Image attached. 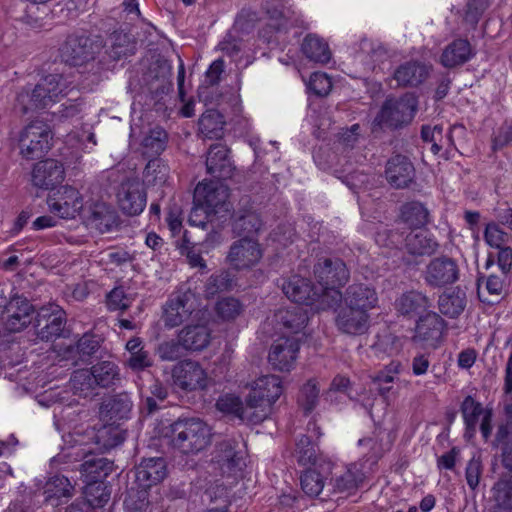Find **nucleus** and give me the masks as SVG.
<instances>
[{
	"instance_id": "obj_1",
	"label": "nucleus",
	"mask_w": 512,
	"mask_h": 512,
	"mask_svg": "<svg viewBox=\"0 0 512 512\" xmlns=\"http://www.w3.org/2000/svg\"><path fill=\"white\" fill-rule=\"evenodd\" d=\"M71 84L63 75H47L33 89L18 93L15 108L23 114L48 108L68 93Z\"/></svg>"
},
{
	"instance_id": "obj_2",
	"label": "nucleus",
	"mask_w": 512,
	"mask_h": 512,
	"mask_svg": "<svg viewBox=\"0 0 512 512\" xmlns=\"http://www.w3.org/2000/svg\"><path fill=\"white\" fill-rule=\"evenodd\" d=\"M314 273L318 281L322 298L318 308H332L342 299L340 287L349 279V271L346 264L340 259L325 258L319 261Z\"/></svg>"
},
{
	"instance_id": "obj_3",
	"label": "nucleus",
	"mask_w": 512,
	"mask_h": 512,
	"mask_svg": "<svg viewBox=\"0 0 512 512\" xmlns=\"http://www.w3.org/2000/svg\"><path fill=\"white\" fill-rule=\"evenodd\" d=\"M171 432L172 446L184 454H197L212 442V428L199 418L180 419Z\"/></svg>"
},
{
	"instance_id": "obj_4",
	"label": "nucleus",
	"mask_w": 512,
	"mask_h": 512,
	"mask_svg": "<svg viewBox=\"0 0 512 512\" xmlns=\"http://www.w3.org/2000/svg\"><path fill=\"white\" fill-rule=\"evenodd\" d=\"M245 387L249 389L247 403L255 411L254 419L260 423L272 413L276 401L283 393V384L279 376L265 374L249 381Z\"/></svg>"
},
{
	"instance_id": "obj_5",
	"label": "nucleus",
	"mask_w": 512,
	"mask_h": 512,
	"mask_svg": "<svg viewBox=\"0 0 512 512\" xmlns=\"http://www.w3.org/2000/svg\"><path fill=\"white\" fill-rule=\"evenodd\" d=\"M201 313L199 297L191 289L181 286L167 300L162 318L166 327L174 328L188 320L199 319Z\"/></svg>"
},
{
	"instance_id": "obj_6",
	"label": "nucleus",
	"mask_w": 512,
	"mask_h": 512,
	"mask_svg": "<svg viewBox=\"0 0 512 512\" xmlns=\"http://www.w3.org/2000/svg\"><path fill=\"white\" fill-rule=\"evenodd\" d=\"M166 464L162 458H150L143 460L135 471V481L140 488L137 492V500L133 494H129L124 504L128 512L142 511L147 505L146 490L159 483L166 477Z\"/></svg>"
},
{
	"instance_id": "obj_7",
	"label": "nucleus",
	"mask_w": 512,
	"mask_h": 512,
	"mask_svg": "<svg viewBox=\"0 0 512 512\" xmlns=\"http://www.w3.org/2000/svg\"><path fill=\"white\" fill-rule=\"evenodd\" d=\"M417 108L418 100L414 94L407 93L400 98H389L382 105L376 121L380 125L398 128L412 121Z\"/></svg>"
},
{
	"instance_id": "obj_8",
	"label": "nucleus",
	"mask_w": 512,
	"mask_h": 512,
	"mask_svg": "<svg viewBox=\"0 0 512 512\" xmlns=\"http://www.w3.org/2000/svg\"><path fill=\"white\" fill-rule=\"evenodd\" d=\"M52 138L48 124L42 121L31 122L20 133V154L28 160L41 158L51 148Z\"/></svg>"
},
{
	"instance_id": "obj_9",
	"label": "nucleus",
	"mask_w": 512,
	"mask_h": 512,
	"mask_svg": "<svg viewBox=\"0 0 512 512\" xmlns=\"http://www.w3.org/2000/svg\"><path fill=\"white\" fill-rule=\"evenodd\" d=\"M173 385L186 393L206 390L210 377L206 369L197 361L186 359L172 368Z\"/></svg>"
},
{
	"instance_id": "obj_10",
	"label": "nucleus",
	"mask_w": 512,
	"mask_h": 512,
	"mask_svg": "<svg viewBox=\"0 0 512 512\" xmlns=\"http://www.w3.org/2000/svg\"><path fill=\"white\" fill-rule=\"evenodd\" d=\"M51 213L62 219H74L83 212V197L78 189L64 185L53 191L47 198Z\"/></svg>"
},
{
	"instance_id": "obj_11",
	"label": "nucleus",
	"mask_w": 512,
	"mask_h": 512,
	"mask_svg": "<svg viewBox=\"0 0 512 512\" xmlns=\"http://www.w3.org/2000/svg\"><path fill=\"white\" fill-rule=\"evenodd\" d=\"M299 349L298 338L279 337L270 347L268 362L277 371L289 372L295 367Z\"/></svg>"
},
{
	"instance_id": "obj_12",
	"label": "nucleus",
	"mask_w": 512,
	"mask_h": 512,
	"mask_svg": "<svg viewBox=\"0 0 512 512\" xmlns=\"http://www.w3.org/2000/svg\"><path fill=\"white\" fill-rule=\"evenodd\" d=\"M262 256L261 246L255 238L241 237L231 245L227 260L233 268L243 270L258 264Z\"/></svg>"
},
{
	"instance_id": "obj_13",
	"label": "nucleus",
	"mask_w": 512,
	"mask_h": 512,
	"mask_svg": "<svg viewBox=\"0 0 512 512\" xmlns=\"http://www.w3.org/2000/svg\"><path fill=\"white\" fill-rule=\"evenodd\" d=\"M462 415L466 425V435L473 437L479 425L483 438L487 440L492 431V413L476 402L471 396H467L461 406Z\"/></svg>"
},
{
	"instance_id": "obj_14",
	"label": "nucleus",
	"mask_w": 512,
	"mask_h": 512,
	"mask_svg": "<svg viewBox=\"0 0 512 512\" xmlns=\"http://www.w3.org/2000/svg\"><path fill=\"white\" fill-rule=\"evenodd\" d=\"M101 48V42L89 37L70 36L61 48V56L65 62L77 66L94 59Z\"/></svg>"
},
{
	"instance_id": "obj_15",
	"label": "nucleus",
	"mask_w": 512,
	"mask_h": 512,
	"mask_svg": "<svg viewBox=\"0 0 512 512\" xmlns=\"http://www.w3.org/2000/svg\"><path fill=\"white\" fill-rule=\"evenodd\" d=\"M82 217L85 223L101 233L109 232L118 225L114 208L102 200H91L84 206Z\"/></svg>"
},
{
	"instance_id": "obj_16",
	"label": "nucleus",
	"mask_w": 512,
	"mask_h": 512,
	"mask_svg": "<svg viewBox=\"0 0 512 512\" xmlns=\"http://www.w3.org/2000/svg\"><path fill=\"white\" fill-rule=\"evenodd\" d=\"M282 290L287 298L295 303L311 306L316 311L326 309L317 307L321 302L322 293L320 289L312 287L308 279L292 276L282 284Z\"/></svg>"
},
{
	"instance_id": "obj_17",
	"label": "nucleus",
	"mask_w": 512,
	"mask_h": 512,
	"mask_svg": "<svg viewBox=\"0 0 512 512\" xmlns=\"http://www.w3.org/2000/svg\"><path fill=\"white\" fill-rule=\"evenodd\" d=\"M365 475L358 464L351 463L345 466H335L331 482L335 493L350 496L361 487Z\"/></svg>"
},
{
	"instance_id": "obj_18",
	"label": "nucleus",
	"mask_w": 512,
	"mask_h": 512,
	"mask_svg": "<svg viewBox=\"0 0 512 512\" xmlns=\"http://www.w3.org/2000/svg\"><path fill=\"white\" fill-rule=\"evenodd\" d=\"M119 208L127 215H138L146 206V194L137 180L123 182L117 193Z\"/></svg>"
},
{
	"instance_id": "obj_19",
	"label": "nucleus",
	"mask_w": 512,
	"mask_h": 512,
	"mask_svg": "<svg viewBox=\"0 0 512 512\" xmlns=\"http://www.w3.org/2000/svg\"><path fill=\"white\" fill-rule=\"evenodd\" d=\"M33 307L26 298L15 296L5 299L3 315L7 313L5 327L9 332H19L31 322Z\"/></svg>"
},
{
	"instance_id": "obj_20",
	"label": "nucleus",
	"mask_w": 512,
	"mask_h": 512,
	"mask_svg": "<svg viewBox=\"0 0 512 512\" xmlns=\"http://www.w3.org/2000/svg\"><path fill=\"white\" fill-rule=\"evenodd\" d=\"M342 298L344 304L349 306V308L366 313L376 308L379 300L375 288L364 283L350 285Z\"/></svg>"
},
{
	"instance_id": "obj_21",
	"label": "nucleus",
	"mask_w": 512,
	"mask_h": 512,
	"mask_svg": "<svg viewBox=\"0 0 512 512\" xmlns=\"http://www.w3.org/2000/svg\"><path fill=\"white\" fill-rule=\"evenodd\" d=\"M458 278L456 263L446 257L433 259L426 268L425 281L433 287L454 283Z\"/></svg>"
},
{
	"instance_id": "obj_22",
	"label": "nucleus",
	"mask_w": 512,
	"mask_h": 512,
	"mask_svg": "<svg viewBox=\"0 0 512 512\" xmlns=\"http://www.w3.org/2000/svg\"><path fill=\"white\" fill-rule=\"evenodd\" d=\"M370 315L369 313L349 308V306H342L336 315L335 323L337 328L349 335H362L369 328Z\"/></svg>"
},
{
	"instance_id": "obj_23",
	"label": "nucleus",
	"mask_w": 512,
	"mask_h": 512,
	"mask_svg": "<svg viewBox=\"0 0 512 512\" xmlns=\"http://www.w3.org/2000/svg\"><path fill=\"white\" fill-rule=\"evenodd\" d=\"M65 177L62 163L54 159L35 164L32 170V183L41 189H51L55 185L62 183Z\"/></svg>"
},
{
	"instance_id": "obj_24",
	"label": "nucleus",
	"mask_w": 512,
	"mask_h": 512,
	"mask_svg": "<svg viewBox=\"0 0 512 512\" xmlns=\"http://www.w3.org/2000/svg\"><path fill=\"white\" fill-rule=\"evenodd\" d=\"M228 198V189L220 182H201L194 191V202L203 205L213 213L217 208L224 205Z\"/></svg>"
},
{
	"instance_id": "obj_25",
	"label": "nucleus",
	"mask_w": 512,
	"mask_h": 512,
	"mask_svg": "<svg viewBox=\"0 0 512 512\" xmlns=\"http://www.w3.org/2000/svg\"><path fill=\"white\" fill-rule=\"evenodd\" d=\"M239 446L240 442L234 438L217 444L214 460L224 472L233 473L236 469H241L243 451Z\"/></svg>"
},
{
	"instance_id": "obj_26",
	"label": "nucleus",
	"mask_w": 512,
	"mask_h": 512,
	"mask_svg": "<svg viewBox=\"0 0 512 512\" xmlns=\"http://www.w3.org/2000/svg\"><path fill=\"white\" fill-rule=\"evenodd\" d=\"M308 319L307 311L296 305L280 309L274 315V321L278 329L291 334L302 332L308 323Z\"/></svg>"
},
{
	"instance_id": "obj_27",
	"label": "nucleus",
	"mask_w": 512,
	"mask_h": 512,
	"mask_svg": "<svg viewBox=\"0 0 512 512\" xmlns=\"http://www.w3.org/2000/svg\"><path fill=\"white\" fill-rule=\"evenodd\" d=\"M444 321L436 313H427L422 316L415 328L414 340L429 346H435L444 331Z\"/></svg>"
},
{
	"instance_id": "obj_28",
	"label": "nucleus",
	"mask_w": 512,
	"mask_h": 512,
	"mask_svg": "<svg viewBox=\"0 0 512 512\" xmlns=\"http://www.w3.org/2000/svg\"><path fill=\"white\" fill-rule=\"evenodd\" d=\"M206 167L208 173L218 179L230 178L234 166L229 158L228 148L222 144L211 146L206 159Z\"/></svg>"
},
{
	"instance_id": "obj_29",
	"label": "nucleus",
	"mask_w": 512,
	"mask_h": 512,
	"mask_svg": "<svg viewBox=\"0 0 512 512\" xmlns=\"http://www.w3.org/2000/svg\"><path fill=\"white\" fill-rule=\"evenodd\" d=\"M216 408L223 413L232 414L242 422L248 424H258L259 420L254 419L255 411L247 403V396L245 402L239 396L234 394H225L218 398L216 401Z\"/></svg>"
},
{
	"instance_id": "obj_30",
	"label": "nucleus",
	"mask_w": 512,
	"mask_h": 512,
	"mask_svg": "<svg viewBox=\"0 0 512 512\" xmlns=\"http://www.w3.org/2000/svg\"><path fill=\"white\" fill-rule=\"evenodd\" d=\"M414 172L412 163L404 156L397 155L387 162L386 178L395 188L407 187L414 178Z\"/></svg>"
},
{
	"instance_id": "obj_31",
	"label": "nucleus",
	"mask_w": 512,
	"mask_h": 512,
	"mask_svg": "<svg viewBox=\"0 0 512 512\" xmlns=\"http://www.w3.org/2000/svg\"><path fill=\"white\" fill-rule=\"evenodd\" d=\"M42 323L40 334L43 338L59 336L64 328L65 312L55 304L43 307L38 314V324Z\"/></svg>"
},
{
	"instance_id": "obj_32",
	"label": "nucleus",
	"mask_w": 512,
	"mask_h": 512,
	"mask_svg": "<svg viewBox=\"0 0 512 512\" xmlns=\"http://www.w3.org/2000/svg\"><path fill=\"white\" fill-rule=\"evenodd\" d=\"M210 331L204 325L186 326L178 335L179 343L187 351H201L210 343Z\"/></svg>"
},
{
	"instance_id": "obj_33",
	"label": "nucleus",
	"mask_w": 512,
	"mask_h": 512,
	"mask_svg": "<svg viewBox=\"0 0 512 512\" xmlns=\"http://www.w3.org/2000/svg\"><path fill=\"white\" fill-rule=\"evenodd\" d=\"M429 75V67L423 63L410 61L402 64L394 73L398 84L403 86H417L424 82Z\"/></svg>"
},
{
	"instance_id": "obj_34",
	"label": "nucleus",
	"mask_w": 512,
	"mask_h": 512,
	"mask_svg": "<svg viewBox=\"0 0 512 512\" xmlns=\"http://www.w3.org/2000/svg\"><path fill=\"white\" fill-rule=\"evenodd\" d=\"M72 492L73 486L65 476H54L44 486L45 501L53 507L60 505L63 498L72 497Z\"/></svg>"
},
{
	"instance_id": "obj_35",
	"label": "nucleus",
	"mask_w": 512,
	"mask_h": 512,
	"mask_svg": "<svg viewBox=\"0 0 512 512\" xmlns=\"http://www.w3.org/2000/svg\"><path fill=\"white\" fill-rule=\"evenodd\" d=\"M472 56L470 43L467 40L458 39L451 43L443 51L441 63L443 66L452 68L467 62Z\"/></svg>"
},
{
	"instance_id": "obj_36",
	"label": "nucleus",
	"mask_w": 512,
	"mask_h": 512,
	"mask_svg": "<svg viewBox=\"0 0 512 512\" xmlns=\"http://www.w3.org/2000/svg\"><path fill=\"white\" fill-rule=\"evenodd\" d=\"M81 468L87 484H98L103 483L102 479L106 478L112 472L113 463L103 457H93L86 460L81 465Z\"/></svg>"
},
{
	"instance_id": "obj_37",
	"label": "nucleus",
	"mask_w": 512,
	"mask_h": 512,
	"mask_svg": "<svg viewBox=\"0 0 512 512\" xmlns=\"http://www.w3.org/2000/svg\"><path fill=\"white\" fill-rule=\"evenodd\" d=\"M302 51L307 58L316 63L326 64L331 59L328 44L315 34H309L305 37Z\"/></svg>"
},
{
	"instance_id": "obj_38",
	"label": "nucleus",
	"mask_w": 512,
	"mask_h": 512,
	"mask_svg": "<svg viewBox=\"0 0 512 512\" xmlns=\"http://www.w3.org/2000/svg\"><path fill=\"white\" fill-rule=\"evenodd\" d=\"M405 248L412 255L431 254L437 248V243L423 229L411 231L405 238Z\"/></svg>"
},
{
	"instance_id": "obj_39",
	"label": "nucleus",
	"mask_w": 512,
	"mask_h": 512,
	"mask_svg": "<svg viewBox=\"0 0 512 512\" xmlns=\"http://www.w3.org/2000/svg\"><path fill=\"white\" fill-rule=\"evenodd\" d=\"M268 14L269 25L276 30L288 29L290 27H308L304 17L300 13L290 9L286 11L274 9L273 11H268Z\"/></svg>"
},
{
	"instance_id": "obj_40",
	"label": "nucleus",
	"mask_w": 512,
	"mask_h": 512,
	"mask_svg": "<svg viewBox=\"0 0 512 512\" xmlns=\"http://www.w3.org/2000/svg\"><path fill=\"white\" fill-rule=\"evenodd\" d=\"M263 228L260 215L254 210H247L237 216L234 222V230L242 237L254 238Z\"/></svg>"
},
{
	"instance_id": "obj_41",
	"label": "nucleus",
	"mask_w": 512,
	"mask_h": 512,
	"mask_svg": "<svg viewBox=\"0 0 512 512\" xmlns=\"http://www.w3.org/2000/svg\"><path fill=\"white\" fill-rule=\"evenodd\" d=\"M396 306L402 314L419 313L429 307V300L421 292L410 291L397 300Z\"/></svg>"
},
{
	"instance_id": "obj_42",
	"label": "nucleus",
	"mask_w": 512,
	"mask_h": 512,
	"mask_svg": "<svg viewBox=\"0 0 512 512\" xmlns=\"http://www.w3.org/2000/svg\"><path fill=\"white\" fill-rule=\"evenodd\" d=\"M167 134L161 127H154L145 135L142 140V151L144 155L156 156L166 148Z\"/></svg>"
},
{
	"instance_id": "obj_43",
	"label": "nucleus",
	"mask_w": 512,
	"mask_h": 512,
	"mask_svg": "<svg viewBox=\"0 0 512 512\" xmlns=\"http://www.w3.org/2000/svg\"><path fill=\"white\" fill-rule=\"evenodd\" d=\"M492 499L500 512H512V481H497L492 487Z\"/></svg>"
},
{
	"instance_id": "obj_44",
	"label": "nucleus",
	"mask_w": 512,
	"mask_h": 512,
	"mask_svg": "<svg viewBox=\"0 0 512 512\" xmlns=\"http://www.w3.org/2000/svg\"><path fill=\"white\" fill-rule=\"evenodd\" d=\"M223 119L216 110H207L199 120V131L207 138H218L222 134Z\"/></svg>"
},
{
	"instance_id": "obj_45",
	"label": "nucleus",
	"mask_w": 512,
	"mask_h": 512,
	"mask_svg": "<svg viewBox=\"0 0 512 512\" xmlns=\"http://www.w3.org/2000/svg\"><path fill=\"white\" fill-rule=\"evenodd\" d=\"M439 310L442 314L454 318L462 313L465 307V297L462 293H444L438 300Z\"/></svg>"
},
{
	"instance_id": "obj_46",
	"label": "nucleus",
	"mask_w": 512,
	"mask_h": 512,
	"mask_svg": "<svg viewBox=\"0 0 512 512\" xmlns=\"http://www.w3.org/2000/svg\"><path fill=\"white\" fill-rule=\"evenodd\" d=\"M96 386L108 387L118 380L119 371L115 363L103 361L91 368Z\"/></svg>"
},
{
	"instance_id": "obj_47",
	"label": "nucleus",
	"mask_w": 512,
	"mask_h": 512,
	"mask_svg": "<svg viewBox=\"0 0 512 512\" xmlns=\"http://www.w3.org/2000/svg\"><path fill=\"white\" fill-rule=\"evenodd\" d=\"M169 167L161 158L151 159L144 170L143 177L147 184L156 185L166 182L169 176Z\"/></svg>"
},
{
	"instance_id": "obj_48",
	"label": "nucleus",
	"mask_w": 512,
	"mask_h": 512,
	"mask_svg": "<svg viewBox=\"0 0 512 512\" xmlns=\"http://www.w3.org/2000/svg\"><path fill=\"white\" fill-rule=\"evenodd\" d=\"M371 348L374 354L381 358L398 353L401 349V343L395 335L385 331L382 334L377 335V339Z\"/></svg>"
},
{
	"instance_id": "obj_49",
	"label": "nucleus",
	"mask_w": 512,
	"mask_h": 512,
	"mask_svg": "<svg viewBox=\"0 0 512 512\" xmlns=\"http://www.w3.org/2000/svg\"><path fill=\"white\" fill-rule=\"evenodd\" d=\"M401 218L407 225L419 228L427 222L428 212L421 203L411 202L402 207Z\"/></svg>"
},
{
	"instance_id": "obj_50",
	"label": "nucleus",
	"mask_w": 512,
	"mask_h": 512,
	"mask_svg": "<svg viewBox=\"0 0 512 512\" xmlns=\"http://www.w3.org/2000/svg\"><path fill=\"white\" fill-rule=\"evenodd\" d=\"M295 457L299 464L315 465L318 459L317 445L308 436H302L296 443Z\"/></svg>"
},
{
	"instance_id": "obj_51",
	"label": "nucleus",
	"mask_w": 512,
	"mask_h": 512,
	"mask_svg": "<svg viewBox=\"0 0 512 512\" xmlns=\"http://www.w3.org/2000/svg\"><path fill=\"white\" fill-rule=\"evenodd\" d=\"M70 384L75 394L85 397L88 396L90 391L96 386L93 373L88 369L75 371L70 379Z\"/></svg>"
},
{
	"instance_id": "obj_52",
	"label": "nucleus",
	"mask_w": 512,
	"mask_h": 512,
	"mask_svg": "<svg viewBox=\"0 0 512 512\" xmlns=\"http://www.w3.org/2000/svg\"><path fill=\"white\" fill-rule=\"evenodd\" d=\"M509 422L501 426L497 432V440L504 443L502 462L505 468L512 472V417L507 412Z\"/></svg>"
},
{
	"instance_id": "obj_53",
	"label": "nucleus",
	"mask_w": 512,
	"mask_h": 512,
	"mask_svg": "<svg viewBox=\"0 0 512 512\" xmlns=\"http://www.w3.org/2000/svg\"><path fill=\"white\" fill-rule=\"evenodd\" d=\"M107 51L114 59H119L133 51V45L129 37L121 32L113 33L109 38Z\"/></svg>"
},
{
	"instance_id": "obj_54",
	"label": "nucleus",
	"mask_w": 512,
	"mask_h": 512,
	"mask_svg": "<svg viewBox=\"0 0 512 512\" xmlns=\"http://www.w3.org/2000/svg\"><path fill=\"white\" fill-rule=\"evenodd\" d=\"M86 503L91 504L92 509L101 507L110 499V491L103 483L87 484L84 491Z\"/></svg>"
},
{
	"instance_id": "obj_55",
	"label": "nucleus",
	"mask_w": 512,
	"mask_h": 512,
	"mask_svg": "<svg viewBox=\"0 0 512 512\" xmlns=\"http://www.w3.org/2000/svg\"><path fill=\"white\" fill-rule=\"evenodd\" d=\"M300 484L305 494L315 497L323 490L324 480L317 471L309 469L301 475Z\"/></svg>"
},
{
	"instance_id": "obj_56",
	"label": "nucleus",
	"mask_w": 512,
	"mask_h": 512,
	"mask_svg": "<svg viewBox=\"0 0 512 512\" xmlns=\"http://www.w3.org/2000/svg\"><path fill=\"white\" fill-rule=\"evenodd\" d=\"M484 239L487 245L498 249L506 246L509 243L510 235L503 231L499 225L491 222L486 225Z\"/></svg>"
},
{
	"instance_id": "obj_57",
	"label": "nucleus",
	"mask_w": 512,
	"mask_h": 512,
	"mask_svg": "<svg viewBox=\"0 0 512 512\" xmlns=\"http://www.w3.org/2000/svg\"><path fill=\"white\" fill-rule=\"evenodd\" d=\"M217 315L223 320H233L242 312V304L235 298L226 297L216 304Z\"/></svg>"
},
{
	"instance_id": "obj_58",
	"label": "nucleus",
	"mask_w": 512,
	"mask_h": 512,
	"mask_svg": "<svg viewBox=\"0 0 512 512\" xmlns=\"http://www.w3.org/2000/svg\"><path fill=\"white\" fill-rule=\"evenodd\" d=\"M318 396L319 388L317 386V383L315 382V380H309L301 389L299 403L305 411L310 412L316 406Z\"/></svg>"
},
{
	"instance_id": "obj_59",
	"label": "nucleus",
	"mask_w": 512,
	"mask_h": 512,
	"mask_svg": "<svg viewBox=\"0 0 512 512\" xmlns=\"http://www.w3.org/2000/svg\"><path fill=\"white\" fill-rule=\"evenodd\" d=\"M482 472V461L479 456L474 455L467 463L465 471L466 482L471 490H475L478 487Z\"/></svg>"
},
{
	"instance_id": "obj_60",
	"label": "nucleus",
	"mask_w": 512,
	"mask_h": 512,
	"mask_svg": "<svg viewBox=\"0 0 512 512\" xmlns=\"http://www.w3.org/2000/svg\"><path fill=\"white\" fill-rule=\"evenodd\" d=\"M308 87L319 96L327 95L332 88L331 79L325 73L315 72L310 76Z\"/></svg>"
},
{
	"instance_id": "obj_61",
	"label": "nucleus",
	"mask_w": 512,
	"mask_h": 512,
	"mask_svg": "<svg viewBox=\"0 0 512 512\" xmlns=\"http://www.w3.org/2000/svg\"><path fill=\"white\" fill-rule=\"evenodd\" d=\"M106 407L109 408L111 419H123L130 412L132 403L127 396H120L109 401Z\"/></svg>"
},
{
	"instance_id": "obj_62",
	"label": "nucleus",
	"mask_w": 512,
	"mask_h": 512,
	"mask_svg": "<svg viewBox=\"0 0 512 512\" xmlns=\"http://www.w3.org/2000/svg\"><path fill=\"white\" fill-rule=\"evenodd\" d=\"M231 287V279L227 272L211 276L206 284V294L208 297L214 296L217 292L228 290Z\"/></svg>"
},
{
	"instance_id": "obj_63",
	"label": "nucleus",
	"mask_w": 512,
	"mask_h": 512,
	"mask_svg": "<svg viewBox=\"0 0 512 512\" xmlns=\"http://www.w3.org/2000/svg\"><path fill=\"white\" fill-rule=\"evenodd\" d=\"M68 142L84 152H89L86 142H90L92 145L97 144L94 133L89 129L71 132L68 135Z\"/></svg>"
},
{
	"instance_id": "obj_64",
	"label": "nucleus",
	"mask_w": 512,
	"mask_h": 512,
	"mask_svg": "<svg viewBox=\"0 0 512 512\" xmlns=\"http://www.w3.org/2000/svg\"><path fill=\"white\" fill-rule=\"evenodd\" d=\"M131 304V299L122 288L113 289L107 296V306L110 310H125Z\"/></svg>"
}]
</instances>
